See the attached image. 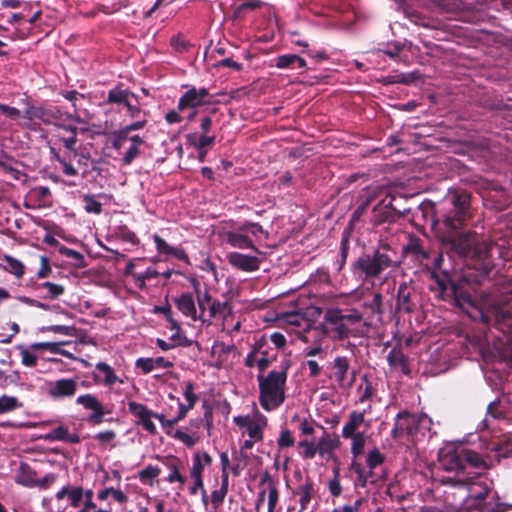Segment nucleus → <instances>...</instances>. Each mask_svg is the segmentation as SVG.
I'll use <instances>...</instances> for the list:
<instances>
[{
  "label": "nucleus",
  "mask_w": 512,
  "mask_h": 512,
  "mask_svg": "<svg viewBox=\"0 0 512 512\" xmlns=\"http://www.w3.org/2000/svg\"><path fill=\"white\" fill-rule=\"evenodd\" d=\"M3 261L5 263L3 266L5 271L15 275L17 278H21L24 275L25 267L21 261L10 255H5Z\"/></svg>",
  "instance_id": "obj_36"
},
{
  "label": "nucleus",
  "mask_w": 512,
  "mask_h": 512,
  "mask_svg": "<svg viewBox=\"0 0 512 512\" xmlns=\"http://www.w3.org/2000/svg\"><path fill=\"white\" fill-rule=\"evenodd\" d=\"M438 238L442 249L450 256L457 255L473 260L475 269L482 276H489L495 269L493 253L499 252L498 248L476 232L442 233Z\"/></svg>",
  "instance_id": "obj_2"
},
{
  "label": "nucleus",
  "mask_w": 512,
  "mask_h": 512,
  "mask_svg": "<svg viewBox=\"0 0 512 512\" xmlns=\"http://www.w3.org/2000/svg\"><path fill=\"white\" fill-rule=\"evenodd\" d=\"M128 135L129 133L124 128H121L119 131L114 132L112 147L117 150L121 149L125 142L129 140Z\"/></svg>",
  "instance_id": "obj_53"
},
{
  "label": "nucleus",
  "mask_w": 512,
  "mask_h": 512,
  "mask_svg": "<svg viewBox=\"0 0 512 512\" xmlns=\"http://www.w3.org/2000/svg\"><path fill=\"white\" fill-rule=\"evenodd\" d=\"M350 470L354 471L358 476V481L361 487L365 488L368 484L374 485V480H370L366 475V468L355 459L350 464Z\"/></svg>",
  "instance_id": "obj_41"
},
{
  "label": "nucleus",
  "mask_w": 512,
  "mask_h": 512,
  "mask_svg": "<svg viewBox=\"0 0 512 512\" xmlns=\"http://www.w3.org/2000/svg\"><path fill=\"white\" fill-rule=\"evenodd\" d=\"M364 419V412H359L356 410L352 411L349 414L348 421L343 426L342 436L344 438H350L356 435L358 433L356 431L364 423Z\"/></svg>",
  "instance_id": "obj_23"
},
{
  "label": "nucleus",
  "mask_w": 512,
  "mask_h": 512,
  "mask_svg": "<svg viewBox=\"0 0 512 512\" xmlns=\"http://www.w3.org/2000/svg\"><path fill=\"white\" fill-rule=\"evenodd\" d=\"M472 194L466 190L455 189L450 191L446 202L449 207L437 212V223L442 227L438 236L442 233H455L461 230L473 217Z\"/></svg>",
  "instance_id": "obj_3"
},
{
  "label": "nucleus",
  "mask_w": 512,
  "mask_h": 512,
  "mask_svg": "<svg viewBox=\"0 0 512 512\" xmlns=\"http://www.w3.org/2000/svg\"><path fill=\"white\" fill-rule=\"evenodd\" d=\"M116 438V432L114 430H105L100 431L95 435V439H97L100 445L105 446L111 442H113Z\"/></svg>",
  "instance_id": "obj_60"
},
{
  "label": "nucleus",
  "mask_w": 512,
  "mask_h": 512,
  "mask_svg": "<svg viewBox=\"0 0 512 512\" xmlns=\"http://www.w3.org/2000/svg\"><path fill=\"white\" fill-rule=\"evenodd\" d=\"M403 252L414 260L423 264L431 257V249L425 246L424 241L416 235L409 237L408 243L404 246Z\"/></svg>",
  "instance_id": "obj_13"
},
{
  "label": "nucleus",
  "mask_w": 512,
  "mask_h": 512,
  "mask_svg": "<svg viewBox=\"0 0 512 512\" xmlns=\"http://www.w3.org/2000/svg\"><path fill=\"white\" fill-rule=\"evenodd\" d=\"M439 469L446 472H453L458 475H469L470 473L464 472L462 457L459 448L443 449L439 452Z\"/></svg>",
  "instance_id": "obj_10"
},
{
  "label": "nucleus",
  "mask_w": 512,
  "mask_h": 512,
  "mask_svg": "<svg viewBox=\"0 0 512 512\" xmlns=\"http://www.w3.org/2000/svg\"><path fill=\"white\" fill-rule=\"evenodd\" d=\"M83 201L85 202L84 209L89 214L99 215L102 212V204L96 200L94 195L85 194L83 195Z\"/></svg>",
  "instance_id": "obj_43"
},
{
  "label": "nucleus",
  "mask_w": 512,
  "mask_h": 512,
  "mask_svg": "<svg viewBox=\"0 0 512 512\" xmlns=\"http://www.w3.org/2000/svg\"><path fill=\"white\" fill-rule=\"evenodd\" d=\"M160 469L156 466L148 465L144 469H142L138 476L142 483L144 484H153V479H155L160 474Z\"/></svg>",
  "instance_id": "obj_44"
},
{
  "label": "nucleus",
  "mask_w": 512,
  "mask_h": 512,
  "mask_svg": "<svg viewBox=\"0 0 512 512\" xmlns=\"http://www.w3.org/2000/svg\"><path fill=\"white\" fill-rule=\"evenodd\" d=\"M387 362L389 366L393 368L399 367L404 375L410 374L408 357L404 354L401 345H396L390 350L387 356Z\"/></svg>",
  "instance_id": "obj_20"
},
{
  "label": "nucleus",
  "mask_w": 512,
  "mask_h": 512,
  "mask_svg": "<svg viewBox=\"0 0 512 512\" xmlns=\"http://www.w3.org/2000/svg\"><path fill=\"white\" fill-rule=\"evenodd\" d=\"M227 260L230 265L245 272L256 271L260 266V260L258 257L245 255L239 252L229 253L227 255Z\"/></svg>",
  "instance_id": "obj_14"
},
{
  "label": "nucleus",
  "mask_w": 512,
  "mask_h": 512,
  "mask_svg": "<svg viewBox=\"0 0 512 512\" xmlns=\"http://www.w3.org/2000/svg\"><path fill=\"white\" fill-rule=\"evenodd\" d=\"M384 461V455L377 448H374L368 453L366 464L369 469H376L377 467L381 466Z\"/></svg>",
  "instance_id": "obj_45"
},
{
  "label": "nucleus",
  "mask_w": 512,
  "mask_h": 512,
  "mask_svg": "<svg viewBox=\"0 0 512 512\" xmlns=\"http://www.w3.org/2000/svg\"><path fill=\"white\" fill-rule=\"evenodd\" d=\"M204 105L196 94V88L190 87L179 99L177 109L184 111L187 108H197Z\"/></svg>",
  "instance_id": "obj_27"
},
{
  "label": "nucleus",
  "mask_w": 512,
  "mask_h": 512,
  "mask_svg": "<svg viewBox=\"0 0 512 512\" xmlns=\"http://www.w3.org/2000/svg\"><path fill=\"white\" fill-rule=\"evenodd\" d=\"M52 272L50 260L46 256L40 258V268L37 271V277L40 279L48 277Z\"/></svg>",
  "instance_id": "obj_59"
},
{
  "label": "nucleus",
  "mask_w": 512,
  "mask_h": 512,
  "mask_svg": "<svg viewBox=\"0 0 512 512\" xmlns=\"http://www.w3.org/2000/svg\"><path fill=\"white\" fill-rule=\"evenodd\" d=\"M415 289L406 282L399 284L396 294V305L394 313L412 314L417 310Z\"/></svg>",
  "instance_id": "obj_8"
},
{
  "label": "nucleus",
  "mask_w": 512,
  "mask_h": 512,
  "mask_svg": "<svg viewBox=\"0 0 512 512\" xmlns=\"http://www.w3.org/2000/svg\"><path fill=\"white\" fill-rule=\"evenodd\" d=\"M62 122L63 121H59V125H57V127L67 131V134H70L68 137L62 139L64 147L66 149H68L69 151L74 152V154H76L75 145L78 141V139H77L78 129L76 126L67 125Z\"/></svg>",
  "instance_id": "obj_33"
},
{
  "label": "nucleus",
  "mask_w": 512,
  "mask_h": 512,
  "mask_svg": "<svg viewBox=\"0 0 512 512\" xmlns=\"http://www.w3.org/2000/svg\"><path fill=\"white\" fill-rule=\"evenodd\" d=\"M76 404L81 405L85 410L91 411L87 417V422L90 425H100L104 421V416L112 412L106 409L95 395L90 393L78 396Z\"/></svg>",
  "instance_id": "obj_7"
},
{
  "label": "nucleus",
  "mask_w": 512,
  "mask_h": 512,
  "mask_svg": "<svg viewBox=\"0 0 512 512\" xmlns=\"http://www.w3.org/2000/svg\"><path fill=\"white\" fill-rule=\"evenodd\" d=\"M114 233H115L116 238L120 239L123 242H128L132 245H138L140 242V240L137 237V235L135 234V232L130 230L127 227V225L122 224V225L117 226L114 230Z\"/></svg>",
  "instance_id": "obj_37"
},
{
  "label": "nucleus",
  "mask_w": 512,
  "mask_h": 512,
  "mask_svg": "<svg viewBox=\"0 0 512 512\" xmlns=\"http://www.w3.org/2000/svg\"><path fill=\"white\" fill-rule=\"evenodd\" d=\"M23 403L17 397L3 394L0 397V414L8 413L16 409L22 408Z\"/></svg>",
  "instance_id": "obj_39"
},
{
  "label": "nucleus",
  "mask_w": 512,
  "mask_h": 512,
  "mask_svg": "<svg viewBox=\"0 0 512 512\" xmlns=\"http://www.w3.org/2000/svg\"><path fill=\"white\" fill-rule=\"evenodd\" d=\"M296 54H282L276 58L275 66L279 69L295 68Z\"/></svg>",
  "instance_id": "obj_49"
},
{
  "label": "nucleus",
  "mask_w": 512,
  "mask_h": 512,
  "mask_svg": "<svg viewBox=\"0 0 512 512\" xmlns=\"http://www.w3.org/2000/svg\"><path fill=\"white\" fill-rule=\"evenodd\" d=\"M443 262L442 253H438L430 272L432 283L429 290L439 300L464 311L472 320L500 331L506 337L500 355L505 362L512 364V312L504 309L512 306V288L494 286L489 290H481L474 298L467 281L456 280L447 271H438Z\"/></svg>",
  "instance_id": "obj_1"
},
{
  "label": "nucleus",
  "mask_w": 512,
  "mask_h": 512,
  "mask_svg": "<svg viewBox=\"0 0 512 512\" xmlns=\"http://www.w3.org/2000/svg\"><path fill=\"white\" fill-rule=\"evenodd\" d=\"M239 231L248 232L254 236H257L260 233H263L264 230L262 226L258 223L246 222L242 226L239 227Z\"/></svg>",
  "instance_id": "obj_63"
},
{
  "label": "nucleus",
  "mask_w": 512,
  "mask_h": 512,
  "mask_svg": "<svg viewBox=\"0 0 512 512\" xmlns=\"http://www.w3.org/2000/svg\"><path fill=\"white\" fill-rule=\"evenodd\" d=\"M340 444L339 439L332 438L328 434H324L318 441V454L320 456H324L326 454L332 453L336 448H338Z\"/></svg>",
  "instance_id": "obj_35"
},
{
  "label": "nucleus",
  "mask_w": 512,
  "mask_h": 512,
  "mask_svg": "<svg viewBox=\"0 0 512 512\" xmlns=\"http://www.w3.org/2000/svg\"><path fill=\"white\" fill-rule=\"evenodd\" d=\"M37 472L30 467L27 463H21L18 474L16 477V482L25 487H35L37 482Z\"/></svg>",
  "instance_id": "obj_24"
},
{
  "label": "nucleus",
  "mask_w": 512,
  "mask_h": 512,
  "mask_svg": "<svg viewBox=\"0 0 512 512\" xmlns=\"http://www.w3.org/2000/svg\"><path fill=\"white\" fill-rule=\"evenodd\" d=\"M294 494L299 496L300 510L298 512H304L315 494L313 480L306 477L304 483L297 487Z\"/></svg>",
  "instance_id": "obj_22"
},
{
  "label": "nucleus",
  "mask_w": 512,
  "mask_h": 512,
  "mask_svg": "<svg viewBox=\"0 0 512 512\" xmlns=\"http://www.w3.org/2000/svg\"><path fill=\"white\" fill-rule=\"evenodd\" d=\"M460 455L462 457L464 472H466L467 466L483 471L489 468L483 456L476 451L460 448Z\"/></svg>",
  "instance_id": "obj_19"
},
{
  "label": "nucleus",
  "mask_w": 512,
  "mask_h": 512,
  "mask_svg": "<svg viewBox=\"0 0 512 512\" xmlns=\"http://www.w3.org/2000/svg\"><path fill=\"white\" fill-rule=\"evenodd\" d=\"M140 149L135 146H130V148L127 150V152L124 154L123 158L121 159L122 165L128 166L130 165L139 155H140Z\"/></svg>",
  "instance_id": "obj_62"
},
{
  "label": "nucleus",
  "mask_w": 512,
  "mask_h": 512,
  "mask_svg": "<svg viewBox=\"0 0 512 512\" xmlns=\"http://www.w3.org/2000/svg\"><path fill=\"white\" fill-rule=\"evenodd\" d=\"M276 358V356L269 357L268 351H261V357L257 360V367L262 374L271 364V362Z\"/></svg>",
  "instance_id": "obj_61"
},
{
  "label": "nucleus",
  "mask_w": 512,
  "mask_h": 512,
  "mask_svg": "<svg viewBox=\"0 0 512 512\" xmlns=\"http://www.w3.org/2000/svg\"><path fill=\"white\" fill-rule=\"evenodd\" d=\"M299 447H303V458L305 459H313L318 453V445H315L313 442H310L308 440H303L299 442Z\"/></svg>",
  "instance_id": "obj_52"
},
{
  "label": "nucleus",
  "mask_w": 512,
  "mask_h": 512,
  "mask_svg": "<svg viewBox=\"0 0 512 512\" xmlns=\"http://www.w3.org/2000/svg\"><path fill=\"white\" fill-rule=\"evenodd\" d=\"M129 412L137 418V424L141 425L148 433L155 435L157 429L152 421L153 411L149 410L148 407L142 403L135 401L128 402Z\"/></svg>",
  "instance_id": "obj_11"
},
{
  "label": "nucleus",
  "mask_w": 512,
  "mask_h": 512,
  "mask_svg": "<svg viewBox=\"0 0 512 512\" xmlns=\"http://www.w3.org/2000/svg\"><path fill=\"white\" fill-rule=\"evenodd\" d=\"M291 361L284 359L281 362L280 370H272L267 376H257L259 384V403L265 411H272L280 407L285 399V386L290 369Z\"/></svg>",
  "instance_id": "obj_4"
},
{
  "label": "nucleus",
  "mask_w": 512,
  "mask_h": 512,
  "mask_svg": "<svg viewBox=\"0 0 512 512\" xmlns=\"http://www.w3.org/2000/svg\"><path fill=\"white\" fill-rule=\"evenodd\" d=\"M491 484H492V482H490V483H487V482L472 483V485L470 487V495L469 496L477 502L484 501L488 497V495L491 491Z\"/></svg>",
  "instance_id": "obj_31"
},
{
  "label": "nucleus",
  "mask_w": 512,
  "mask_h": 512,
  "mask_svg": "<svg viewBox=\"0 0 512 512\" xmlns=\"http://www.w3.org/2000/svg\"><path fill=\"white\" fill-rule=\"evenodd\" d=\"M372 314L377 315L378 319L381 320L383 316V296L381 293H374L371 300L365 303Z\"/></svg>",
  "instance_id": "obj_40"
},
{
  "label": "nucleus",
  "mask_w": 512,
  "mask_h": 512,
  "mask_svg": "<svg viewBox=\"0 0 512 512\" xmlns=\"http://www.w3.org/2000/svg\"><path fill=\"white\" fill-rule=\"evenodd\" d=\"M68 433V428L66 426H58L47 433L43 438L46 441H64L66 439Z\"/></svg>",
  "instance_id": "obj_48"
},
{
  "label": "nucleus",
  "mask_w": 512,
  "mask_h": 512,
  "mask_svg": "<svg viewBox=\"0 0 512 512\" xmlns=\"http://www.w3.org/2000/svg\"><path fill=\"white\" fill-rule=\"evenodd\" d=\"M418 433L417 415L407 410L400 411L395 417L394 427L391 431L393 439H400L404 436H413Z\"/></svg>",
  "instance_id": "obj_9"
},
{
  "label": "nucleus",
  "mask_w": 512,
  "mask_h": 512,
  "mask_svg": "<svg viewBox=\"0 0 512 512\" xmlns=\"http://www.w3.org/2000/svg\"><path fill=\"white\" fill-rule=\"evenodd\" d=\"M404 44L399 41L387 43L381 51L392 59H396L399 54L403 51Z\"/></svg>",
  "instance_id": "obj_47"
},
{
  "label": "nucleus",
  "mask_w": 512,
  "mask_h": 512,
  "mask_svg": "<svg viewBox=\"0 0 512 512\" xmlns=\"http://www.w3.org/2000/svg\"><path fill=\"white\" fill-rule=\"evenodd\" d=\"M294 438L290 430H282L277 440L279 448H288L294 445Z\"/></svg>",
  "instance_id": "obj_55"
},
{
  "label": "nucleus",
  "mask_w": 512,
  "mask_h": 512,
  "mask_svg": "<svg viewBox=\"0 0 512 512\" xmlns=\"http://www.w3.org/2000/svg\"><path fill=\"white\" fill-rule=\"evenodd\" d=\"M230 312V308L227 302H220L218 300L212 301L209 306V317H225Z\"/></svg>",
  "instance_id": "obj_42"
},
{
  "label": "nucleus",
  "mask_w": 512,
  "mask_h": 512,
  "mask_svg": "<svg viewBox=\"0 0 512 512\" xmlns=\"http://www.w3.org/2000/svg\"><path fill=\"white\" fill-rule=\"evenodd\" d=\"M227 493H228L227 491L220 489V488L218 490H214L211 493V503H212V506L214 509L213 512H218V508L224 502V499H225Z\"/></svg>",
  "instance_id": "obj_54"
},
{
  "label": "nucleus",
  "mask_w": 512,
  "mask_h": 512,
  "mask_svg": "<svg viewBox=\"0 0 512 512\" xmlns=\"http://www.w3.org/2000/svg\"><path fill=\"white\" fill-rule=\"evenodd\" d=\"M509 401L505 398H498L490 402L487 406V413L495 419H501L505 417L508 409Z\"/></svg>",
  "instance_id": "obj_34"
},
{
  "label": "nucleus",
  "mask_w": 512,
  "mask_h": 512,
  "mask_svg": "<svg viewBox=\"0 0 512 512\" xmlns=\"http://www.w3.org/2000/svg\"><path fill=\"white\" fill-rule=\"evenodd\" d=\"M84 496V490L82 487H74L71 489L68 498L70 500L71 506L74 508H77L80 506V503L82 502Z\"/></svg>",
  "instance_id": "obj_56"
},
{
  "label": "nucleus",
  "mask_w": 512,
  "mask_h": 512,
  "mask_svg": "<svg viewBox=\"0 0 512 512\" xmlns=\"http://www.w3.org/2000/svg\"><path fill=\"white\" fill-rule=\"evenodd\" d=\"M393 251L388 247L374 249L372 252L362 253L352 263V272L365 279L378 277L386 269L393 266Z\"/></svg>",
  "instance_id": "obj_5"
},
{
  "label": "nucleus",
  "mask_w": 512,
  "mask_h": 512,
  "mask_svg": "<svg viewBox=\"0 0 512 512\" xmlns=\"http://www.w3.org/2000/svg\"><path fill=\"white\" fill-rule=\"evenodd\" d=\"M174 303L178 310L186 317H189L194 321L198 319L195 302L191 293H182L178 298L174 299Z\"/></svg>",
  "instance_id": "obj_21"
},
{
  "label": "nucleus",
  "mask_w": 512,
  "mask_h": 512,
  "mask_svg": "<svg viewBox=\"0 0 512 512\" xmlns=\"http://www.w3.org/2000/svg\"><path fill=\"white\" fill-rule=\"evenodd\" d=\"M227 243L231 246L239 249H248L251 248L255 251L258 249L253 244V241L245 234H242L241 231H230L226 235Z\"/></svg>",
  "instance_id": "obj_26"
},
{
  "label": "nucleus",
  "mask_w": 512,
  "mask_h": 512,
  "mask_svg": "<svg viewBox=\"0 0 512 512\" xmlns=\"http://www.w3.org/2000/svg\"><path fill=\"white\" fill-rule=\"evenodd\" d=\"M77 391V381L69 378H61L49 383L48 395L52 399L73 397Z\"/></svg>",
  "instance_id": "obj_12"
},
{
  "label": "nucleus",
  "mask_w": 512,
  "mask_h": 512,
  "mask_svg": "<svg viewBox=\"0 0 512 512\" xmlns=\"http://www.w3.org/2000/svg\"><path fill=\"white\" fill-rule=\"evenodd\" d=\"M338 340H345L349 337H363L365 335L367 326L366 323L363 325L353 326L348 323L337 321L336 324H332Z\"/></svg>",
  "instance_id": "obj_16"
},
{
  "label": "nucleus",
  "mask_w": 512,
  "mask_h": 512,
  "mask_svg": "<svg viewBox=\"0 0 512 512\" xmlns=\"http://www.w3.org/2000/svg\"><path fill=\"white\" fill-rule=\"evenodd\" d=\"M333 375L336 378V381L340 387L352 386L355 378L356 372H352V377L349 381H347V374L350 369L349 359L345 356H337L333 362Z\"/></svg>",
  "instance_id": "obj_15"
},
{
  "label": "nucleus",
  "mask_w": 512,
  "mask_h": 512,
  "mask_svg": "<svg viewBox=\"0 0 512 512\" xmlns=\"http://www.w3.org/2000/svg\"><path fill=\"white\" fill-rule=\"evenodd\" d=\"M329 324H336L337 321L348 323L353 326L363 325V316L360 312L354 310L351 313L343 314L340 310L328 311L325 316Z\"/></svg>",
  "instance_id": "obj_18"
},
{
  "label": "nucleus",
  "mask_w": 512,
  "mask_h": 512,
  "mask_svg": "<svg viewBox=\"0 0 512 512\" xmlns=\"http://www.w3.org/2000/svg\"><path fill=\"white\" fill-rule=\"evenodd\" d=\"M153 240H154V243H155V246H156V249H157V252L159 254H164V255H170V252L172 250V247L171 245H169L161 236H159L158 234H154L153 235Z\"/></svg>",
  "instance_id": "obj_57"
},
{
  "label": "nucleus",
  "mask_w": 512,
  "mask_h": 512,
  "mask_svg": "<svg viewBox=\"0 0 512 512\" xmlns=\"http://www.w3.org/2000/svg\"><path fill=\"white\" fill-rule=\"evenodd\" d=\"M279 499V491L276 486H272L268 493V511L267 512H274L275 507L278 503Z\"/></svg>",
  "instance_id": "obj_64"
},
{
  "label": "nucleus",
  "mask_w": 512,
  "mask_h": 512,
  "mask_svg": "<svg viewBox=\"0 0 512 512\" xmlns=\"http://www.w3.org/2000/svg\"><path fill=\"white\" fill-rule=\"evenodd\" d=\"M59 253L61 255H64V256L72 259L74 261L73 265L76 268H84L87 266V263L85 261V257L83 256V254H81L80 252H78L74 249H71L64 245H61L59 247Z\"/></svg>",
  "instance_id": "obj_38"
},
{
  "label": "nucleus",
  "mask_w": 512,
  "mask_h": 512,
  "mask_svg": "<svg viewBox=\"0 0 512 512\" xmlns=\"http://www.w3.org/2000/svg\"><path fill=\"white\" fill-rule=\"evenodd\" d=\"M192 284L197 293V301H198V306H199V310H200V316H198V319L205 321L203 319V316H204L206 309L209 310V306L212 303V297L207 290H205L204 293H201L199 291L200 283L195 278L192 279Z\"/></svg>",
  "instance_id": "obj_30"
},
{
  "label": "nucleus",
  "mask_w": 512,
  "mask_h": 512,
  "mask_svg": "<svg viewBox=\"0 0 512 512\" xmlns=\"http://www.w3.org/2000/svg\"><path fill=\"white\" fill-rule=\"evenodd\" d=\"M184 397L188 404L185 405L189 410L192 409L198 401L197 395L194 393V383L191 381L186 382L184 389Z\"/></svg>",
  "instance_id": "obj_50"
},
{
  "label": "nucleus",
  "mask_w": 512,
  "mask_h": 512,
  "mask_svg": "<svg viewBox=\"0 0 512 512\" xmlns=\"http://www.w3.org/2000/svg\"><path fill=\"white\" fill-rule=\"evenodd\" d=\"M349 439H352V445H351V453L353 454L354 458H357L360 454H362L365 446V437L363 432H358L353 437H350Z\"/></svg>",
  "instance_id": "obj_46"
},
{
  "label": "nucleus",
  "mask_w": 512,
  "mask_h": 512,
  "mask_svg": "<svg viewBox=\"0 0 512 512\" xmlns=\"http://www.w3.org/2000/svg\"><path fill=\"white\" fill-rule=\"evenodd\" d=\"M96 369L104 373V379L102 380L98 379L97 375H94L96 382H102L105 386H112L119 380L112 367L105 362L97 363Z\"/></svg>",
  "instance_id": "obj_32"
},
{
  "label": "nucleus",
  "mask_w": 512,
  "mask_h": 512,
  "mask_svg": "<svg viewBox=\"0 0 512 512\" xmlns=\"http://www.w3.org/2000/svg\"><path fill=\"white\" fill-rule=\"evenodd\" d=\"M35 290H46L47 293L45 295H42L41 298L50 300L58 299L65 293V287L63 285L52 283L49 281L36 284Z\"/></svg>",
  "instance_id": "obj_28"
},
{
  "label": "nucleus",
  "mask_w": 512,
  "mask_h": 512,
  "mask_svg": "<svg viewBox=\"0 0 512 512\" xmlns=\"http://www.w3.org/2000/svg\"><path fill=\"white\" fill-rule=\"evenodd\" d=\"M24 118L30 121L39 120L46 125L57 126L59 121H64V112L59 107L53 105H29L24 111Z\"/></svg>",
  "instance_id": "obj_6"
},
{
  "label": "nucleus",
  "mask_w": 512,
  "mask_h": 512,
  "mask_svg": "<svg viewBox=\"0 0 512 512\" xmlns=\"http://www.w3.org/2000/svg\"><path fill=\"white\" fill-rule=\"evenodd\" d=\"M131 97L137 100L135 93L128 89H123L122 85L120 84L108 91L105 103L122 105L124 102H126L127 98Z\"/></svg>",
  "instance_id": "obj_25"
},
{
  "label": "nucleus",
  "mask_w": 512,
  "mask_h": 512,
  "mask_svg": "<svg viewBox=\"0 0 512 512\" xmlns=\"http://www.w3.org/2000/svg\"><path fill=\"white\" fill-rule=\"evenodd\" d=\"M204 464L201 462L200 452H197L193 456V465L190 471L192 478H203Z\"/></svg>",
  "instance_id": "obj_51"
},
{
  "label": "nucleus",
  "mask_w": 512,
  "mask_h": 512,
  "mask_svg": "<svg viewBox=\"0 0 512 512\" xmlns=\"http://www.w3.org/2000/svg\"><path fill=\"white\" fill-rule=\"evenodd\" d=\"M157 459H161V457L157 456ZM162 461L170 470V474L167 476L166 481L169 483L178 482L180 486L183 487L186 483V477L180 473V459L176 456L169 455L162 458Z\"/></svg>",
  "instance_id": "obj_17"
},
{
  "label": "nucleus",
  "mask_w": 512,
  "mask_h": 512,
  "mask_svg": "<svg viewBox=\"0 0 512 512\" xmlns=\"http://www.w3.org/2000/svg\"><path fill=\"white\" fill-rule=\"evenodd\" d=\"M135 367L141 369L144 374H148L155 369L153 358H138Z\"/></svg>",
  "instance_id": "obj_58"
},
{
  "label": "nucleus",
  "mask_w": 512,
  "mask_h": 512,
  "mask_svg": "<svg viewBox=\"0 0 512 512\" xmlns=\"http://www.w3.org/2000/svg\"><path fill=\"white\" fill-rule=\"evenodd\" d=\"M392 199L387 204H378L373 209V223L375 225L383 224L384 222L390 221L393 217L392 211Z\"/></svg>",
  "instance_id": "obj_29"
}]
</instances>
